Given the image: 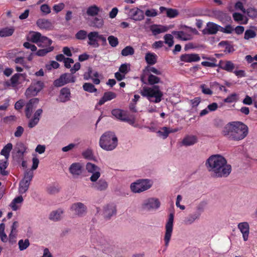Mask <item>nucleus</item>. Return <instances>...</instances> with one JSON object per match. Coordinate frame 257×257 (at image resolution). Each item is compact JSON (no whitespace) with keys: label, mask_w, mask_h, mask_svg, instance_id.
Instances as JSON below:
<instances>
[{"label":"nucleus","mask_w":257,"mask_h":257,"mask_svg":"<svg viewBox=\"0 0 257 257\" xmlns=\"http://www.w3.org/2000/svg\"><path fill=\"white\" fill-rule=\"evenodd\" d=\"M248 127L241 121H232L223 128L222 134L228 140L239 141L244 139L248 134Z\"/></svg>","instance_id":"obj_1"},{"label":"nucleus","mask_w":257,"mask_h":257,"mask_svg":"<svg viewBox=\"0 0 257 257\" xmlns=\"http://www.w3.org/2000/svg\"><path fill=\"white\" fill-rule=\"evenodd\" d=\"M118 140L115 133L108 131L102 135L99 139L100 147L107 151H111L115 149L117 146Z\"/></svg>","instance_id":"obj_2"},{"label":"nucleus","mask_w":257,"mask_h":257,"mask_svg":"<svg viewBox=\"0 0 257 257\" xmlns=\"http://www.w3.org/2000/svg\"><path fill=\"white\" fill-rule=\"evenodd\" d=\"M141 94L147 97L150 101L154 103L160 102L163 95L158 85H154L152 87H144Z\"/></svg>","instance_id":"obj_3"},{"label":"nucleus","mask_w":257,"mask_h":257,"mask_svg":"<svg viewBox=\"0 0 257 257\" xmlns=\"http://www.w3.org/2000/svg\"><path fill=\"white\" fill-rule=\"evenodd\" d=\"M225 161L226 159L221 155H213L207 159L205 166L210 173V175H212L221 164L225 163Z\"/></svg>","instance_id":"obj_4"},{"label":"nucleus","mask_w":257,"mask_h":257,"mask_svg":"<svg viewBox=\"0 0 257 257\" xmlns=\"http://www.w3.org/2000/svg\"><path fill=\"white\" fill-rule=\"evenodd\" d=\"M152 185L151 180L140 179L131 185V189L134 193H140L150 189Z\"/></svg>","instance_id":"obj_5"},{"label":"nucleus","mask_w":257,"mask_h":257,"mask_svg":"<svg viewBox=\"0 0 257 257\" xmlns=\"http://www.w3.org/2000/svg\"><path fill=\"white\" fill-rule=\"evenodd\" d=\"M231 170V166L227 164L226 160L225 163L221 164L211 176L214 178H226L230 175Z\"/></svg>","instance_id":"obj_6"},{"label":"nucleus","mask_w":257,"mask_h":257,"mask_svg":"<svg viewBox=\"0 0 257 257\" xmlns=\"http://www.w3.org/2000/svg\"><path fill=\"white\" fill-rule=\"evenodd\" d=\"M174 214L171 213L169 215L168 221L165 225V234L164 236V241L165 248L164 251H165L169 245L170 240L172 236L173 228Z\"/></svg>","instance_id":"obj_7"},{"label":"nucleus","mask_w":257,"mask_h":257,"mask_svg":"<svg viewBox=\"0 0 257 257\" xmlns=\"http://www.w3.org/2000/svg\"><path fill=\"white\" fill-rule=\"evenodd\" d=\"M182 28L183 30L185 29V30L180 31H174L172 32V34L174 35L177 39L182 41H186L191 40L192 38L191 33L196 31V29L186 26H182Z\"/></svg>","instance_id":"obj_8"},{"label":"nucleus","mask_w":257,"mask_h":257,"mask_svg":"<svg viewBox=\"0 0 257 257\" xmlns=\"http://www.w3.org/2000/svg\"><path fill=\"white\" fill-rule=\"evenodd\" d=\"M76 78L71 72V73H65L62 74L60 77L53 82V84L56 87H61L69 83H74L75 82Z\"/></svg>","instance_id":"obj_9"},{"label":"nucleus","mask_w":257,"mask_h":257,"mask_svg":"<svg viewBox=\"0 0 257 257\" xmlns=\"http://www.w3.org/2000/svg\"><path fill=\"white\" fill-rule=\"evenodd\" d=\"M27 147L22 142H18L16 144L13 152V157L17 161L24 160V156L27 152Z\"/></svg>","instance_id":"obj_10"},{"label":"nucleus","mask_w":257,"mask_h":257,"mask_svg":"<svg viewBox=\"0 0 257 257\" xmlns=\"http://www.w3.org/2000/svg\"><path fill=\"white\" fill-rule=\"evenodd\" d=\"M44 84L41 81L33 82L25 92V95L27 97H30L32 96L36 95L38 92H40L44 87Z\"/></svg>","instance_id":"obj_11"},{"label":"nucleus","mask_w":257,"mask_h":257,"mask_svg":"<svg viewBox=\"0 0 257 257\" xmlns=\"http://www.w3.org/2000/svg\"><path fill=\"white\" fill-rule=\"evenodd\" d=\"M86 169L88 172L92 174L90 178V181L91 182L97 181L100 176V168L92 163H88L86 165Z\"/></svg>","instance_id":"obj_12"},{"label":"nucleus","mask_w":257,"mask_h":257,"mask_svg":"<svg viewBox=\"0 0 257 257\" xmlns=\"http://www.w3.org/2000/svg\"><path fill=\"white\" fill-rule=\"evenodd\" d=\"M70 209L76 215L79 217L84 216L87 212V207L81 202L72 204Z\"/></svg>","instance_id":"obj_13"},{"label":"nucleus","mask_w":257,"mask_h":257,"mask_svg":"<svg viewBox=\"0 0 257 257\" xmlns=\"http://www.w3.org/2000/svg\"><path fill=\"white\" fill-rule=\"evenodd\" d=\"M160 206V202L157 198H151L145 200L143 204V209L147 210L156 209Z\"/></svg>","instance_id":"obj_14"},{"label":"nucleus","mask_w":257,"mask_h":257,"mask_svg":"<svg viewBox=\"0 0 257 257\" xmlns=\"http://www.w3.org/2000/svg\"><path fill=\"white\" fill-rule=\"evenodd\" d=\"M39 102V99L38 98H33L31 99L27 103L25 108V114L27 118H30L33 109L37 107Z\"/></svg>","instance_id":"obj_15"},{"label":"nucleus","mask_w":257,"mask_h":257,"mask_svg":"<svg viewBox=\"0 0 257 257\" xmlns=\"http://www.w3.org/2000/svg\"><path fill=\"white\" fill-rule=\"evenodd\" d=\"M130 18L135 21H141L144 19V13L141 9L135 8L130 10L128 12Z\"/></svg>","instance_id":"obj_16"},{"label":"nucleus","mask_w":257,"mask_h":257,"mask_svg":"<svg viewBox=\"0 0 257 257\" xmlns=\"http://www.w3.org/2000/svg\"><path fill=\"white\" fill-rule=\"evenodd\" d=\"M116 213V206L113 204H109L105 205L103 207L102 215L103 217L109 220L110 218Z\"/></svg>","instance_id":"obj_17"},{"label":"nucleus","mask_w":257,"mask_h":257,"mask_svg":"<svg viewBox=\"0 0 257 257\" xmlns=\"http://www.w3.org/2000/svg\"><path fill=\"white\" fill-rule=\"evenodd\" d=\"M220 26L213 22L207 23L206 28L202 31L204 35H214L220 31Z\"/></svg>","instance_id":"obj_18"},{"label":"nucleus","mask_w":257,"mask_h":257,"mask_svg":"<svg viewBox=\"0 0 257 257\" xmlns=\"http://www.w3.org/2000/svg\"><path fill=\"white\" fill-rule=\"evenodd\" d=\"M99 33L97 31H92L88 33L87 44L94 48H98L99 46L98 43V36Z\"/></svg>","instance_id":"obj_19"},{"label":"nucleus","mask_w":257,"mask_h":257,"mask_svg":"<svg viewBox=\"0 0 257 257\" xmlns=\"http://www.w3.org/2000/svg\"><path fill=\"white\" fill-rule=\"evenodd\" d=\"M37 26L41 29L47 31L52 30L53 29V25L52 22L45 19H39L36 22Z\"/></svg>","instance_id":"obj_20"},{"label":"nucleus","mask_w":257,"mask_h":257,"mask_svg":"<svg viewBox=\"0 0 257 257\" xmlns=\"http://www.w3.org/2000/svg\"><path fill=\"white\" fill-rule=\"evenodd\" d=\"M237 227L242 234L244 241H247L248 240L249 232V224L247 222H241L238 223Z\"/></svg>","instance_id":"obj_21"},{"label":"nucleus","mask_w":257,"mask_h":257,"mask_svg":"<svg viewBox=\"0 0 257 257\" xmlns=\"http://www.w3.org/2000/svg\"><path fill=\"white\" fill-rule=\"evenodd\" d=\"M91 185V187L94 189L99 191H103L107 189L108 188L107 182L103 179H100L98 181L94 182Z\"/></svg>","instance_id":"obj_22"},{"label":"nucleus","mask_w":257,"mask_h":257,"mask_svg":"<svg viewBox=\"0 0 257 257\" xmlns=\"http://www.w3.org/2000/svg\"><path fill=\"white\" fill-rule=\"evenodd\" d=\"M180 60L185 62L191 63L199 61L200 57L197 54H184L181 55Z\"/></svg>","instance_id":"obj_23"},{"label":"nucleus","mask_w":257,"mask_h":257,"mask_svg":"<svg viewBox=\"0 0 257 257\" xmlns=\"http://www.w3.org/2000/svg\"><path fill=\"white\" fill-rule=\"evenodd\" d=\"M71 96L70 90L67 87L62 88L60 92L59 96V101L61 102H65L70 100Z\"/></svg>","instance_id":"obj_24"},{"label":"nucleus","mask_w":257,"mask_h":257,"mask_svg":"<svg viewBox=\"0 0 257 257\" xmlns=\"http://www.w3.org/2000/svg\"><path fill=\"white\" fill-rule=\"evenodd\" d=\"M150 30L154 36L167 32L169 30V28L165 26L160 25H153L150 27Z\"/></svg>","instance_id":"obj_25"},{"label":"nucleus","mask_w":257,"mask_h":257,"mask_svg":"<svg viewBox=\"0 0 257 257\" xmlns=\"http://www.w3.org/2000/svg\"><path fill=\"white\" fill-rule=\"evenodd\" d=\"M89 25L96 29H101L104 25V20L101 17H95L89 20Z\"/></svg>","instance_id":"obj_26"},{"label":"nucleus","mask_w":257,"mask_h":257,"mask_svg":"<svg viewBox=\"0 0 257 257\" xmlns=\"http://www.w3.org/2000/svg\"><path fill=\"white\" fill-rule=\"evenodd\" d=\"M197 141L198 139L196 136L194 135H187L182 140V145L186 147L190 146L197 143Z\"/></svg>","instance_id":"obj_27"},{"label":"nucleus","mask_w":257,"mask_h":257,"mask_svg":"<svg viewBox=\"0 0 257 257\" xmlns=\"http://www.w3.org/2000/svg\"><path fill=\"white\" fill-rule=\"evenodd\" d=\"M116 97V94L113 92L108 91L104 93L103 96L98 102V105H102L105 102L111 100Z\"/></svg>","instance_id":"obj_28"},{"label":"nucleus","mask_w":257,"mask_h":257,"mask_svg":"<svg viewBox=\"0 0 257 257\" xmlns=\"http://www.w3.org/2000/svg\"><path fill=\"white\" fill-rule=\"evenodd\" d=\"M199 218V213L193 212L184 218L183 223L186 225H191L194 223L195 220H198Z\"/></svg>","instance_id":"obj_29"},{"label":"nucleus","mask_w":257,"mask_h":257,"mask_svg":"<svg viewBox=\"0 0 257 257\" xmlns=\"http://www.w3.org/2000/svg\"><path fill=\"white\" fill-rule=\"evenodd\" d=\"M82 166L79 163H74L71 165L69 170L73 175L78 176L82 173Z\"/></svg>","instance_id":"obj_30"},{"label":"nucleus","mask_w":257,"mask_h":257,"mask_svg":"<svg viewBox=\"0 0 257 257\" xmlns=\"http://www.w3.org/2000/svg\"><path fill=\"white\" fill-rule=\"evenodd\" d=\"M63 211L61 209L52 211L49 214V218L53 221H57L61 219Z\"/></svg>","instance_id":"obj_31"},{"label":"nucleus","mask_w":257,"mask_h":257,"mask_svg":"<svg viewBox=\"0 0 257 257\" xmlns=\"http://www.w3.org/2000/svg\"><path fill=\"white\" fill-rule=\"evenodd\" d=\"M233 20L239 24H246L248 22V19L244 18V17L239 13H234L232 14Z\"/></svg>","instance_id":"obj_32"},{"label":"nucleus","mask_w":257,"mask_h":257,"mask_svg":"<svg viewBox=\"0 0 257 257\" xmlns=\"http://www.w3.org/2000/svg\"><path fill=\"white\" fill-rule=\"evenodd\" d=\"M157 56L153 53H147L145 56L146 62L150 65L155 64L157 62Z\"/></svg>","instance_id":"obj_33"},{"label":"nucleus","mask_w":257,"mask_h":257,"mask_svg":"<svg viewBox=\"0 0 257 257\" xmlns=\"http://www.w3.org/2000/svg\"><path fill=\"white\" fill-rule=\"evenodd\" d=\"M100 11V8L96 5H92L89 7L86 10V14L88 16L95 17Z\"/></svg>","instance_id":"obj_34"},{"label":"nucleus","mask_w":257,"mask_h":257,"mask_svg":"<svg viewBox=\"0 0 257 257\" xmlns=\"http://www.w3.org/2000/svg\"><path fill=\"white\" fill-rule=\"evenodd\" d=\"M13 149V145L11 143L7 144L1 152V154L5 156V159L8 160L10 153Z\"/></svg>","instance_id":"obj_35"},{"label":"nucleus","mask_w":257,"mask_h":257,"mask_svg":"<svg viewBox=\"0 0 257 257\" xmlns=\"http://www.w3.org/2000/svg\"><path fill=\"white\" fill-rule=\"evenodd\" d=\"M92 240L93 242H96L101 245H104L105 242L104 236L101 233L93 234L92 236Z\"/></svg>","instance_id":"obj_36"},{"label":"nucleus","mask_w":257,"mask_h":257,"mask_svg":"<svg viewBox=\"0 0 257 257\" xmlns=\"http://www.w3.org/2000/svg\"><path fill=\"white\" fill-rule=\"evenodd\" d=\"M30 183L28 181L21 180L19 183V192L20 194L25 193L29 189Z\"/></svg>","instance_id":"obj_37"},{"label":"nucleus","mask_w":257,"mask_h":257,"mask_svg":"<svg viewBox=\"0 0 257 257\" xmlns=\"http://www.w3.org/2000/svg\"><path fill=\"white\" fill-rule=\"evenodd\" d=\"M14 32V29L13 27H6L0 30V36L1 37H6L12 36Z\"/></svg>","instance_id":"obj_38"},{"label":"nucleus","mask_w":257,"mask_h":257,"mask_svg":"<svg viewBox=\"0 0 257 257\" xmlns=\"http://www.w3.org/2000/svg\"><path fill=\"white\" fill-rule=\"evenodd\" d=\"M111 114L116 119L122 121L123 118L124 117L126 113H123V111L120 109H113L111 111Z\"/></svg>","instance_id":"obj_39"},{"label":"nucleus","mask_w":257,"mask_h":257,"mask_svg":"<svg viewBox=\"0 0 257 257\" xmlns=\"http://www.w3.org/2000/svg\"><path fill=\"white\" fill-rule=\"evenodd\" d=\"M148 81L150 85L153 86L155 85V84L161 82L160 77L152 74H149Z\"/></svg>","instance_id":"obj_40"},{"label":"nucleus","mask_w":257,"mask_h":257,"mask_svg":"<svg viewBox=\"0 0 257 257\" xmlns=\"http://www.w3.org/2000/svg\"><path fill=\"white\" fill-rule=\"evenodd\" d=\"M219 46L223 47L225 48V52H231L234 51L233 46L229 43V42L226 41H222L219 43Z\"/></svg>","instance_id":"obj_41"},{"label":"nucleus","mask_w":257,"mask_h":257,"mask_svg":"<svg viewBox=\"0 0 257 257\" xmlns=\"http://www.w3.org/2000/svg\"><path fill=\"white\" fill-rule=\"evenodd\" d=\"M42 37L41 33L39 32H34L32 35H31L30 40L35 43H36L38 46H41V44H39L40 41Z\"/></svg>","instance_id":"obj_42"},{"label":"nucleus","mask_w":257,"mask_h":257,"mask_svg":"<svg viewBox=\"0 0 257 257\" xmlns=\"http://www.w3.org/2000/svg\"><path fill=\"white\" fill-rule=\"evenodd\" d=\"M23 201V198L22 196H19L15 198L10 205V206L14 211H16L18 209L19 207L16 205L17 203H21Z\"/></svg>","instance_id":"obj_43"},{"label":"nucleus","mask_w":257,"mask_h":257,"mask_svg":"<svg viewBox=\"0 0 257 257\" xmlns=\"http://www.w3.org/2000/svg\"><path fill=\"white\" fill-rule=\"evenodd\" d=\"M8 165V160L0 161V173L3 176H7L9 173L8 171H5Z\"/></svg>","instance_id":"obj_44"},{"label":"nucleus","mask_w":257,"mask_h":257,"mask_svg":"<svg viewBox=\"0 0 257 257\" xmlns=\"http://www.w3.org/2000/svg\"><path fill=\"white\" fill-rule=\"evenodd\" d=\"M88 33L87 31L84 30H80L78 31L75 34V36L76 39L79 40H84L88 38Z\"/></svg>","instance_id":"obj_45"},{"label":"nucleus","mask_w":257,"mask_h":257,"mask_svg":"<svg viewBox=\"0 0 257 257\" xmlns=\"http://www.w3.org/2000/svg\"><path fill=\"white\" fill-rule=\"evenodd\" d=\"M82 87L84 91L89 93H93L97 91V89L95 87L94 85L90 83H84Z\"/></svg>","instance_id":"obj_46"},{"label":"nucleus","mask_w":257,"mask_h":257,"mask_svg":"<svg viewBox=\"0 0 257 257\" xmlns=\"http://www.w3.org/2000/svg\"><path fill=\"white\" fill-rule=\"evenodd\" d=\"M157 133L160 137H162L164 139H166L170 134V128L166 126L163 127Z\"/></svg>","instance_id":"obj_47"},{"label":"nucleus","mask_w":257,"mask_h":257,"mask_svg":"<svg viewBox=\"0 0 257 257\" xmlns=\"http://www.w3.org/2000/svg\"><path fill=\"white\" fill-rule=\"evenodd\" d=\"M134 52V49L132 47L126 46L121 50V54L122 56H127L128 55H133Z\"/></svg>","instance_id":"obj_48"},{"label":"nucleus","mask_w":257,"mask_h":257,"mask_svg":"<svg viewBox=\"0 0 257 257\" xmlns=\"http://www.w3.org/2000/svg\"><path fill=\"white\" fill-rule=\"evenodd\" d=\"M164 43L168 45L169 47H171L174 45L173 37L171 34H166L164 37Z\"/></svg>","instance_id":"obj_49"},{"label":"nucleus","mask_w":257,"mask_h":257,"mask_svg":"<svg viewBox=\"0 0 257 257\" xmlns=\"http://www.w3.org/2000/svg\"><path fill=\"white\" fill-rule=\"evenodd\" d=\"M220 68L228 72H231L234 68L233 63L231 61H226L224 65H220Z\"/></svg>","instance_id":"obj_50"},{"label":"nucleus","mask_w":257,"mask_h":257,"mask_svg":"<svg viewBox=\"0 0 257 257\" xmlns=\"http://www.w3.org/2000/svg\"><path fill=\"white\" fill-rule=\"evenodd\" d=\"M18 245L20 250H24L30 245L29 240L28 239H26L24 241L21 239L19 241Z\"/></svg>","instance_id":"obj_51"},{"label":"nucleus","mask_w":257,"mask_h":257,"mask_svg":"<svg viewBox=\"0 0 257 257\" xmlns=\"http://www.w3.org/2000/svg\"><path fill=\"white\" fill-rule=\"evenodd\" d=\"M234 31V28L230 24L226 25L224 27L220 26V32L225 34H231Z\"/></svg>","instance_id":"obj_52"},{"label":"nucleus","mask_w":257,"mask_h":257,"mask_svg":"<svg viewBox=\"0 0 257 257\" xmlns=\"http://www.w3.org/2000/svg\"><path fill=\"white\" fill-rule=\"evenodd\" d=\"M47 192L51 195H54L60 191V188L58 185H51L47 189Z\"/></svg>","instance_id":"obj_53"},{"label":"nucleus","mask_w":257,"mask_h":257,"mask_svg":"<svg viewBox=\"0 0 257 257\" xmlns=\"http://www.w3.org/2000/svg\"><path fill=\"white\" fill-rule=\"evenodd\" d=\"M53 49V47H49L48 48L38 50L36 52V54L39 56H44L48 53L52 51Z\"/></svg>","instance_id":"obj_54"},{"label":"nucleus","mask_w":257,"mask_h":257,"mask_svg":"<svg viewBox=\"0 0 257 257\" xmlns=\"http://www.w3.org/2000/svg\"><path fill=\"white\" fill-rule=\"evenodd\" d=\"M256 34L255 31L252 30H247L244 33V39L245 40H249L251 38H253L256 37Z\"/></svg>","instance_id":"obj_55"},{"label":"nucleus","mask_w":257,"mask_h":257,"mask_svg":"<svg viewBox=\"0 0 257 257\" xmlns=\"http://www.w3.org/2000/svg\"><path fill=\"white\" fill-rule=\"evenodd\" d=\"M52 43V41L51 40L45 36H42L39 44H42L40 47H45L51 45Z\"/></svg>","instance_id":"obj_56"},{"label":"nucleus","mask_w":257,"mask_h":257,"mask_svg":"<svg viewBox=\"0 0 257 257\" xmlns=\"http://www.w3.org/2000/svg\"><path fill=\"white\" fill-rule=\"evenodd\" d=\"M247 16L251 18H257V9L252 8H249L246 11Z\"/></svg>","instance_id":"obj_57"},{"label":"nucleus","mask_w":257,"mask_h":257,"mask_svg":"<svg viewBox=\"0 0 257 257\" xmlns=\"http://www.w3.org/2000/svg\"><path fill=\"white\" fill-rule=\"evenodd\" d=\"M145 70L147 71L149 73H154L157 75H161L162 74V72L161 70L157 69V68H156L154 67H151L149 66H147L145 68Z\"/></svg>","instance_id":"obj_58"},{"label":"nucleus","mask_w":257,"mask_h":257,"mask_svg":"<svg viewBox=\"0 0 257 257\" xmlns=\"http://www.w3.org/2000/svg\"><path fill=\"white\" fill-rule=\"evenodd\" d=\"M33 177V172L32 170H27L24 175V177L22 179L23 181H28V183H31Z\"/></svg>","instance_id":"obj_59"},{"label":"nucleus","mask_w":257,"mask_h":257,"mask_svg":"<svg viewBox=\"0 0 257 257\" xmlns=\"http://www.w3.org/2000/svg\"><path fill=\"white\" fill-rule=\"evenodd\" d=\"M107 40L109 45L112 47H115L118 44V39L113 36H109Z\"/></svg>","instance_id":"obj_60"},{"label":"nucleus","mask_w":257,"mask_h":257,"mask_svg":"<svg viewBox=\"0 0 257 257\" xmlns=\"http://www.w3.org/2000/svg\"><path fill=\"white\" fill-rule=\"evenodd\" d=\"M130 64L127 63H124L120 65V66L119 68V72L123 73V74H126L128 71L130 70Z\"/></svg>","instance_id":"obj_61"},{"label":"nucleus","mask_w":257,"mask_h":257,"mask_svg":"<svg viewBox=\"0 0 257 257\" xmlns=\"http://www.w3.org/2000/svg\"><path fill=\"white\" fill-rule=\"evenodd\" d=\"M41 11L45 15H47L51 13V9L47 4H43L40 7Z\"/></svg>","instance_id":"obj_62"},{"label":"nucleus","mask_w":257,"mask_h":257,"mask_svg":"<svg viewBox=\"0 0 257 257\" xmlns=\"http://www.w3.org/2000/svg\"><path fill=\"white\" fill-rule=\"evenodd\" d=\"M166 14L168 17L174 18L178 15V12L175 9H168Z\"/></svg>","instance_id":"obj_63"},{"label":"nucleus","mask_w":257,"mask_h":257,"mask_svg":"<svg viewBox=\"0 0 257 257\" xmlns=\"http://www.w3.org/2000/svg\"><path fill=\"white\" fill-rule=\"evenodd\" d=\"M145 15L147 17H154L158 15V13L157 10L155 9H148L145 12Z\"/></svg>","instance_id":"obj_64"}]
</instances>
